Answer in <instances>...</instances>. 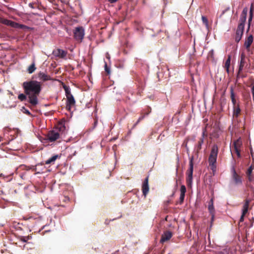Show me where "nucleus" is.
Returning a JSON list of instances; mask_svg holds the SVG:
<instances>
[{"label":"nucleus","mask_w":254,"mask_h":254,"mask_svg":"<svg viewBox=\"0 0 254 254\" xmlns=\"http://www.w3.org/2000/svg\"><path fill=\"white\" fill-rule=\"evenodd\" d=\"M24 93L28 95V103L35 107L39 104L38 96L42 90V83L35 80H30L22 83Z\"/></svg>","instance_id":"1"},{"label":"nucleus","mask_w":254,"mask_h":254,"mask_svg":"<svg viewBox=\"0 0 254 254\" xmlns=\"http://www.w3.org/2000/svg\"><path fill=\"white\" fill-rule=\"evenodd\" d=\"M248 11V8L247 7H244L240 15L239 22L236 30V35L235 37V41L237 43L241 41L244 34Z\"/></svg>","instance_id":"2"},{"label":"nucleus","mask_w":254,"mask_h":254,"mask_svg":"<svg viewBox=\"0 0 254 254\" xmlns=\"http://www.w3.org/2000/svg\"><path fill=\"white\" fill-rule=\"evenodd\" d=\"M218 153V147L217 144L212 145L210 154L208 158V163L211 169L213 172L216 171V162Z\"/></svg>","instance_id":"3"},{"label":"nucleus","mask_w":254,"mask_h":254,"mask_svg":"<svg viewBox=\"0 0 254 254\" xmlns=\"http://www.w3.org/2000/svg\"><path fill=\"white\" fill-rule=\"evenodd\" d=\"M0 22L2 24L6 25L7 26H9L11 27L17 28V29H29L30 27L15 21H12L11 20L5 19V18H0Z\"/></svg>","instance_id":"4"},{"label":"nucleus","mask_w":254,"mask_h":254,"mask_svg":"<svg viewBox=\"0 0 254 254\" xmlns=\"http://www.w3.org/2000/svg\"><path fill=\"white\" fill-rule=\"evenodd\" d=\"M193 156L189 157V168L187 173L186 182L188 187H191L192 183V175L193 171Z\"/></svg>","instance_id":"5"},{"label":"nucleus","mask_w":254,"mask_h":254,"mask_svg":"<svg viewBox=\"0 0 254 254\" xmlns=\"http://www.w3.org/2000/svg\"><path fill=\"white\" fill-rule=\"evenodd\" d=\"M84 29L83 27H77L73 32L74 38L76 40H79L81 42L84 38Z\"/></svg>","instance_id":"6"},{"label":"nucleus","mask_w":254,"mask_h":254,"mask_svg":"<svg viewBox=\"0 0 254 254\" xmlns=\"http://www.w3.org/2000/svg\"><path fill=\"white\" fill-rule=\"evenodd\" d=\"M60 133L54 129L50 130L47 134V139L48 142H53L60 138Z\"/></svg>","instance_id":"7"},{"label":"nucleus","mask_w":254,"mask_h":254,"mask_svg":"<svg viewBox=\"0 0 254 254\" xmlns=\"http://www.w3.org/2000/svg\"><path fill=\"white\" fill-rule=\"evenodd\" d=\"M21 139H18L17 140H14L13 138H12L8 142V144L11 147L10 149L12 150H18L21 148Z\"/></svg>","instance_id":"8"},{"label":"nucleus","mask_w":254,"mask_h":254,"mask_svg":"<svg viewBox=\"0 0 254 254\" xmlns=\"http://www.w3.org/2000/svg\"><path fill=\"white\" fill-rule=\"evenodd\" d=\"M231 173L232 178L235 182L236 185H242V180L240 176H239L235 170L234 166H232L231 167Z\"/></svg>","instance_id":"9"},{"label":"nucleus","mask_w":254,"mask_h":254,"mask_svg":"<svg viewBox=\"0 0 254 254\" xmlns=\"http://www.w3.org/2000/svg\"><path fill=\"white\" fill-rule=\"evenodd\" d=\"M246 63V55L244 53L241 54V60L239 64L238 69L237 71V78L240 77V73L243 71L244 66Z\"/></svg>","instance_id":"10"},{"label":"nucleus","mask_w":254,"mask_h":254,"mask_svg":"<svg viewBox=\"0 0 254 254\" xmlns=\"http://www.w3.org/2000/svg\"><path fill=\"white\" fill-rule=\"evenodd\" d=\"M233 145L237 157L239 158H241L242 156L239 150V148L242 145V142L241 137H239L236 140L234 141Z\"/></svg>","instance_id":"11"},{"label":"nucleus","mask_w":254,"mask_h":254,"mask_svg":"<svg viewBox=\"0 0 254 254\" xmlns=\"http://www.w3.org/2000/svg\"><path fill=\"white\" fill-rule=\"evenodd\" d=\"M45 170H46V168L43 162L37 163L34 165V168H33V171L36 172L35 174L43 173L45 172Z\"/></svg>","instance_id":"12"},{"label":"nucleus","mask_w":254,"mask_h":254,"mask_svg":"<svg viewBox=\"0 0 254 254\" xmlns=\"http://www.w3.org/2000/svg\"><path fill=\"white\" fill-rule=\"evenodd\" d=\"M75 104V100L73 95L66 97V109L70 111L71 107Z\"/></svg>","instance_id":"13"},{"label":"nucleus","mask_w":254,"mask_h":254,"mask_svg":"<svg viewBox=\"0 0 254 254\" xmlns=\"http://www.w3.org/2000/svg\"><path fill=\"white\" fill-rule=\"evenodd\" d=\"M173 234L170 231H166L161 236V238L160 240V243L163 244L166 241L169 240L172 237Z\"/></svg>","instance_id":"14"},{"label":"nucleus","mask_w":254,"mask_h":254,"mask_svg":"<svg viewBox=\"0 0 254 254\" xmlns=\"http://www.w3.org/2000/svg\"><path fill=\"white\" fill-rule=\"evenodd\" d=\"M148 178L149 177H146L144 180L142 185V190L143 195L144 197H146L147 193L149 191V188L148 185Z\"/></svg>","instance_id":"15"},{"label":"nucleus","mask_w":254,"mask_h":254,"mask_svg":"<svg viewBox=\"0 0 254 254\" xmlns=\"http://www.w3.org/2000/svg\"><path fill=\"white\" fill-rule=\"evenodd\" d=\"M53 54L55 57L64 59L66 57L67 55V52L63 49H57L53 51Z\"/></svg>","instance_id":"16"},{"label":"nucleus","mask_w":254,"mask_h":254,"mask_svg":"<svg viewBox=\"0 0 254 254\" xmlns=\"http://www.w3.org/2000/svg\"><path fill=\"white\" fill-rule=\"evenodd\" d=\"M180 196L179 198V204H182L184 201L185 197V194L186 192V188L185 185H182L181 186L180 188Z\"/></svg>","instance_id":"17"},{"label":"nucleus","mask_w":254,"mask_h":254,"mask_svg":"<svg viewBox=\"0 0 254 254\" xmlns=\"http://www.w3.org/2000/svg\"><path fill=\"white\" fill-rule=\"evenodd\" d=\"M145 110H146V112L142 113L141 116L139 117V118H138V120L136 122L135 125H136L137 124H138L141 121L143 120L144 118L146 116H148L151 113V108L150 107L147 106L146 107Z\"/></svg>","instance_id":"18"},{"label":"nucleus","mask_w":254,"mask_h":254,"mask_svg":"<svg viewBox=\"0 0 254 254\" xmlns=\"http://www.w3.org/2000/svg\"><path fill=\"white\" fill-rule=\"evenodd\" d=\"M253 40H254V38H253V35H250L248 37L247 40L245 41V43H244V46L248 51L250 50V46L253 42Z\"/></svg>","instance_id":"19"},{"label":"nucleus","mask_w":254,"mask_h":254,"mask_svg":"<svg viewBox=\"0 0 254 254\" xmlns=\"http://www.w3.org/2000/svg\"><path fill=\"white\" fill-rule=\"evenodd\" d=\"M38 77L42 81H46L51 80V77L45 73L40 71L38 73Z\"/></svg>","instance_id":"20"},{"label":"nucleus","mask_w":254,"mask_h":254,"mask_svg":"<svg viewBox=\"0 0 254 254\" xmlns=\"http://www.w3.org/2000/svg\"><path fill=\"white\" fill-rule=\"evenodd\" d=\"M205 129H203L202 132V136L200 138L199 141L198 142L197 145H196V149H197V152L198 153L199 151L201 149L202 145L203 143L204 142V138L205 135Z\"/></svg>","instance_id":"21"},{"label":"nucleus","mask_w":254,"mask_h":254,"mask_svg":"<svg viewBox=\"0 0 254 254\" xmlns=\"http://www.w3.org/2000/svg\"><path fill=\"white\" fill-rule=\"evenodd\" d=\"M241 110L240 108V106L239 105H237L236 106L233 107V116L234 118H237L240 113H241Z\"/></svg>","instance_id":"22"},{"label":"nucleus","mask_w":254,"mask_h":254,"mask_svg":"<svg viewBox=\"0 0 254 254\" xmlns=\"http://www.w3.org/2000/svg\"><path fill=\"white\" fill-rule=\"evenodd\" d=\"M60 156L58 154H55L53 155L51 157L47 159L45 161L46 164H54L55 162V161L58 158H60Z\"/></svg>","instance_id":"23"},{"label":"nucleus","mask_w":254,"mask_h":254,"mask_svg":"<svg viewBox=\"0 0 254 254\" xmlns=\"http://www.w3.org/2000/svg\"><path fill=\"white\" fill-rule=\"evenodd\" d=\"M208 209L209 213H215V208L213 204V198H211L208 202Z\"/></svg>","instance_id":"24"},{"label":"nucleus","mask_w":254,"mask_h":254,"mask_svg":"<svg viewBox=\"0 0 254 254\" xmlns=\"http://www.w3.org/2000/svg\"><path fill=\"white\" fill-rule=\"evenodd\" d=\"M230 97L233 105V107L237 106L238 104H237V102L235 99V95L232 87H231L230 89Z\"/></svg>","instance_id":"25"},{"label":"nucleus","mask_w":254,"mask_h":254,"mask_svg":"<svg viewBox=\"0 0 254 254\" xmlns=\"http://www.w3.org/2000/svg\"><path fill=\"white\" fill-rule=\"evenodd\" d=\"M18 99L20 101H22V102L27 101L28 103V99H29L28 95H27L24 92L23 93H20L18 95Z\"/></svg>","instance_id":"26"},{"label":"nucleus","mask_w":254,"mask_h":254,"mask_svg":"<svg viewBox=\"0 0 254 254\" xmlns=\"http://www.w3.org/2000/svg\"><path fill=\"white\" fill-rule=\"evenodd\" d=\"M63 88L65 91V95L66 97L70 96L72 95L71 93L70 88L69 86H67L65 84H64L63 85Z\"/></svg>","instance_id":"27"},{"label":"nucleus","mask_w":254,"mask_h":254,"mask_svg":"<svg viewBox=\"0 0 254 254\" xmlns=\"http://www.w3.org/2000/svg\"><path fill=\"white\" fill-rule=\"evenodd\" d=\"M231 60V56L230 55H228L227 59L226 60L224 67L226 68L227 72H229V67L230 66V62Z\"/></svg>","instance_id":"28"},{"label":"nucleus","mask_w":254,"mask_h":254,"mask_svg":"<svg viewBox=\"0 0 254 254\" xmlns=\"http://www.w3.org/2000/svg\"><path fill=\"white\" fill-rule=\"evenodd\" d=\"M36 68L35 67V62L33 61L32 64L28 67L27 71L29 74H31L36 70Z\"/></svg>","instance_id":"29"},{"label":"nucleus","mask_w":254,"mask_h":254,"mask_svg":"<svg viewBox=\"0 0 254 254\" xmlns=\"http://www.w3.org/2000/svg\"><path fill=\"white\" fill-rule=\"evenodd\" d=\"M253 15H254L253 14H252V13L249 14V16L248 18V28L247 30V32H248L250 30L251 23L252 22L253 18Z\"/></svg>","instance_id":"30"},{"label":"nucleus","mask_w":254,"mask_h":254,"mask_svg":"<svg viewBox=\"0 0 254 254\" xmlns=\"http://www.w3.org/2000/svg\"><path fill=\"white\" fill-rule=\"evenodd\" d=\"M201 19H202V21L203 23L205 25L206 28L207 29H208V21L207 17L204 15H202Z\"/></svg>","instance_id":"31"},{"label":"nucleus","mask_w":254,"mask_h":254,"mask_svg":"<svg viewBox=\"0 0 254 254\" xmlns=\"http://www.w3.org/2000/svg\"><path fill=\"white\" fill-rule=\"evenodd\" d=\"M94 123L92 125V126L89 128V131H93L97 127L98 125V119L97 118H95L94 119Z\"/></svg>","instance_id":"32"},{"label":"nucleus","mask_w":254,"mask_h":254,"mask_svg":"<svg viewBox=\"0 0 254 254\" xmlns=\"http://www.w3.org/2000/svg\"><path fill=\"white\" fill-rule=\"evenodd\" d=\"M21 167L23 168V170H25L26 171L31 170L32 171H33V168H34V165L27 166L26 165H22Z\"/></svg>","instance_id":"33"},{"label":"nucleus","mask_w":254,"mask_h":254,"mask_svg":"<svg viewBox=\"0 0 254 254\" xmlns=\"http://www.w3.org/2000/svg\"><path fill=\"white\" fill-rule=\"evenodd\" d=\"M254 169V164H252L251 165V166L247 169V171L246 172L247 175H251Z\"/></svg>","instance_id":"34"},{"label":"nucleus","mask_w":254,"mask_h":254,"mask_svg":"<svg viewBox=\"0 0 254 254\" xmlns=\"http://www.w3.org/2000/svg\"><path fill=\"white\" fill-rule=\"evenodd\" d=\"M16 237L18 240L22 242L23 243H27V238L26 236H20V235H16Z\"/></svg>","instance_id":"35"},{"label":"nucleus","mask_w":254,"mask_h":254,"mask_svg":"<svg viewBox=\"0 0 254 254\" xmlns=\"http://www.w3.org/2000/svg\"><path fill=\"white\" fill-rule=\"evenodd\" d=\"M21 110L23 113H24L28 116H32L31 112L27 109H26L25 107H22Z\"/></svg>","instance_id":"36"},{"label":"nucleus","mask_w":254,"mask_h":254,"mask_svg":"<svg viewBox=\"0 0 254 254\" xmlns=\"http://www.w3.org/2000/svg\"><path fill=\"white\" fill-rule=\"evenodd\" d=\"M249 207V206L244 205L242 209V213L246 214L248 212Z\"/></svg>","instance_id":"37"},{"label":"nucleus","mask_w":254,"mask_h":254,"mask_svg":"<svg viewBox=\"0 0 254 254\" xmlns=\"http://www.w3.org/2000/svg\"><path fill=\"white\" fill-rule=\"evenodd\" d=\"M40 141L43 143H47L48 142V139H47V134L45 135V137L42 136L38 137Z\"/></svg>","instance_id":"38"},{"label":"nucleus","mask_w":254,"mask_h":254,"mask_svg":"<svg viewBox=\"0 0 254 254\" xmlns=\"http://www.w3.org/2000/svg\"><path fill=\"white\" fill-rule=\"evenodd\" d=\"M122 215H120V216H119L117 218H113L112 219H110V220H108V219H106L105 221V224L106 225H108L109 224L110 222H111V221H113L117 219H118V218H121L122 217Z\"/></svg>","instance_id":"39"},{"label":"nucleus","mask_w":254,"mask_h":254,"mask_svg":"<svg viewBox=\"0 0 254 254\" xmlns=\"http://www.w3.org/2000/svg\"><path fill=\"white\" fill-rule=\"evenodd\" d=\"M188 140H189L188 139H186L184 141V142L183 143V144H182V146L185 147V148H186L187 152L188 154H189V147H188V145H187V143H188Z\"/></svg>","instance_id":"40"},{"label":"nucleus","mask_w":254,"mask_h":254,"mask_svg":"<svg viewBox=\"0 0 254 254\" xmlns=\"http://www.w3.org/2000/svg\"><path fill=\"white\" fill-rule=\"evenodd\" d=\"M104 67H105V71L107 72V73L108 74H109L111 72V71H110V67L108 66L107 65V64L106 62H105V65H104Z\"/></svg>","instance_id":"41"},{"label":"nucleus","mask_w":254,"mask_h":254,"mask_svg":"<svg viewBox=\"0 0 254 254\" xmlns=\"http://www.w3.org/2000/svg\"><path fill=\"white\" fill-rule=\"evenodd\" d=\"M210 214L211 215L210 227H211L212 226L213 222L214 220L215 213H210Z\"/></svg>","instance_id":"42"},{"label":"nucleus","mask_w":254,"mask_h":254,"mask_svg":"<svg viewBox=\"0 0 254 254\" xmlns=\"http://www.w3.org/2000/svg\"><path fill=\"white\" fill-rule=\"evenodd\" d=\"M65 129V126L64 124H62L61 126L58 127V130L59 131H63Z\"/></svg>","instance_id":"43"},{"label":"nucleus","mask_w":254,"mask_h":254,"mask_svg":"<svg viewBox=\"0 0 254 254\" xmlns=\"http://www.w3.org/2000/svg\"><path fill=\"white\" fill-rule=\"evenodd\" d=\"M251 201V199H246L245 200V203H244V205L249 206V205H250V203Z\"/></svg>","instance_id":"44"},{"label":"nucleus","mask_w":254,"mask_h":254,"mask_svg":"<svg viewBox=\"0 0 254 254\" xmlns=\"http://www.w3.org/2000/svg\"><path fill=\"white\" fill-rule=\"evenodd\" d=\"M220 253L221 254H228L229 252L227 249H224Z\"/></svg>","instance_id":"45"},{"label":"nucleus","mask_w":254,"mask_h":254,"mask_svg":"<svg viewBox=\"0 0 254 254\" xmlns=\"http://www.w3.org/2000/svg\"><path fill=\"white\" fill-rule=\"evenodd\" d=\"M246 214L242 213L240 218V222H243L244 221V218Z\"/></svg>","instance_id":"46"},{"label":"nucleus","mask_w":254,"mask_h":254,"mask_svg":"<svg viewBox=\"0 0 254 254\" xmlns=\"http://www.w3.org/2000/svg\"><path fill=\"white\" fill-rule=\"evenodd\" d=\"M214 55V50L213 49L211 50L208 53V56L211 58L213 57Z\"/></svg>","instance_id":"47"},{"label":"nucleus","mask_w":254,"mask_h":254,"mask_svg":"<svg viewBox=\"0 0 254 254\" xmlns=\"http://www.w3.org/2000/svg\"><path fill=\"white\" fill-rule=\"evenodd\" d=\"M250 13L254 14V7H253V4H251V7L250 9L249 14H250Z\"/></svg>","instance_id":"48"},{"label":"nucleus","mask_w":254,"mask_h":254,"mask_svg":"<svg viewBox=\"0 0 254 254\" xmlns=\"http://www.w3.org/2000/svg\"><path fill=\"white\" fill-rule=\"evenodd\" d=\"M250 153H251L252 158H253V155H254V153L253 152V150L251 145H250Z\"/></svg>","instance_id":"49"},{"label":"nucleus","mask_w":254,"mask_h":254,"mask_svg":"<svg viewBox=\"0 0 254 254\" xmlns=\"http://www.w3.org/2000/svg\"><path fill=\"white\" fill-rule=\"evenodd\" d=\"M28 5L30 7H31L32 9L35 8V7L34 6V3L33 2L29 3Z\"/></svg>","instance_id":"50"},{"label":"nucleus","mask_w":254,"mask_h":254,"mask_svg":"<svg viewBox=\"0 0 254 254\" xmlns=\"http://www.w3.org/2000/svg\"><path fill=\"white\" fill-rule=\"evenodd\" d=\"M251 90L253 95V100H254V85L253 86Z\"/></svg>","instance_id":"51"},{"label":"nucleus","mask_w":254,"mask_h":254,"mask_svg":"<svg viewBox=\"0 0 254 254\" xmlns=\"http://www.w3.org/2000/svg\"><path fill=\"white\" fill-rule=\"evenodd\" d=\"M250 224L249 227V228H251L253 227L254 221H251V220H250Z\"/></svg>","instance_id":"52"},{"label":"nucleus","mask_w":254,"mask_h":254,"mask_svg":"<svg viewBox=\"0 0 254 254\" xmlns=\"http://www.w3.org/2000/svg\"><path fill=\"white\" fill-rule=\"evenodd\" d=\"M117 67L118 68H123L124 67V64H117Z\"/></svg>","instance_id":"53"},{"label":"nucleus","mask_w":254,"mask_h":254,"mask_svg":"<svg viewBox=\"0 0 254 254\" xmlns=\"http://www.w3.org/2000/svg\"><path fill=\"white\" fill-rule=\"evenodd\" d=\"M248 179L250 182H252L253 180V179L252 178L251 175H247Z\"/></svg>","instance_id":"54"},{"label":"nucleus","mask_w":254,"mask_h":254,"mask_svg":"<svg viewBox=\"0 0 254 254\" xmlns=\"http://www.w3.org/2000/svg\"><path fill=\"white\" fill-rule=\"evenodd\" d=\"M117 0H109V1L111 3H113L116 2Z\"/></svg>","instance_id":"55"},{"label":"nucleus","mask_w":254,"mask_h":254,"mask_svg":"<svg viewBox=\"0 0 254 254\" xmlns=\"http://www.w3.org/2000/svg\"><path fill=\"white\" fill-rule=\"evenodd\" d=\"M245 77H246V76L245 75L241 74H240V77L239 78H237V80H238L240 78H244Z\"/></svg>","instance_id":"56"},{"label":"nucleus","mask_w":254,"mask_h":254,"mask_svg":"<svg viewBox=\"0 0 254 254\" xmlns=\"http://www.w3.org/2000/svg\"><path fill=\"white\" fill-rule=\"evenodd\" d=\"M26 237L27 238V241L29 240H30L32 239V236H26Z\"/></svg>","instance_id":"57"},{"label":"nucleus","mask_w":254,"mask_h":254,"mask_svg":"<svg viewBox=\"0 0 254 254\" xmlns=\"http://www.w3.org/2000/svg\"><path fill=\"white\" fill-rule=\"evenodd\" d=\"M127 100H132L130 96H127ZM127 101V100H126V101Z\"/></svg>","instance_id":"58"},{"label":"nucleus","mask_w":254,"mask_h":254,"mask_svg":"<svg viewBox=\"0 0 254 254\" xmlns=\"http://www.w3.org/2000/svg\"><path fill=\"white\" fill-rule=\"evenodd\" d=\"M119 250L116 251L114 253H113L112 254H118Z\"/></svg>","instance_id":"59"},{"label":"nucleus","mask_w":254,"mask_h":254,"mask_svg":"<svg viewBox=\"0 0 254 254\" xmlns=\"http://www.w3.org/2000/svg\"><path fill=\"white\" fill-rule=\"evenodd\" d=\"M253 162L252 164H254V155H253V158H252Z\"/></svg>","instance_id":"60"},{"label":"nucleus","mask_w":254,"mask_h":254,"mask_svg":"<svg viewBox=\"0 0 254 254\" xmlns=\"http://www.w3.org/2000/svg\"><path fill=\"white\" fill-rule=\"evenodd\" d=\"M251 220V221H254V217H252V220Z\"/></svg>","instance_id":"61"},{"label":"nucleus","mask_w":254,"mask_h":254,"mask_svg":"<svg viewBox=\"0 0 254 254\" xmlns=\"http://www.w3.org/2000/svg\"><path fill=\"white\" fill-rule=\"evenodd\" d=\"M106 57H107V58H108L109 59H110V57H109V55L108 54V56H107Z\"/></svg>","instance_id":"62"},{"label":"nucleus","mask_w":254,"mask_h":254,"mask_svg":"<svg viewBox=\"0 0 254 254\" xmlns=\"http://www.w3.org/2000/svg\"><path fill=\"white\" fill-rule=\"evenodd\" d=\"M13 244L16 245V246H17V244L16 243H13Z\"/></svg>","instance_id":"63"},{"label":"nucleus","mask_w":254,"mask_h":254,"mask_svg":"<svg viewBox=\"0 0 254 254\" xmlns=\"http://www.w3.org/2000/svg\"><path fill=\"white\" fill-rule=\"evenodd\" d=\"M177 186H178V183H177V181H176V186L177 187Z\"/></svg>","instance_id":"64"}]
</instances>
